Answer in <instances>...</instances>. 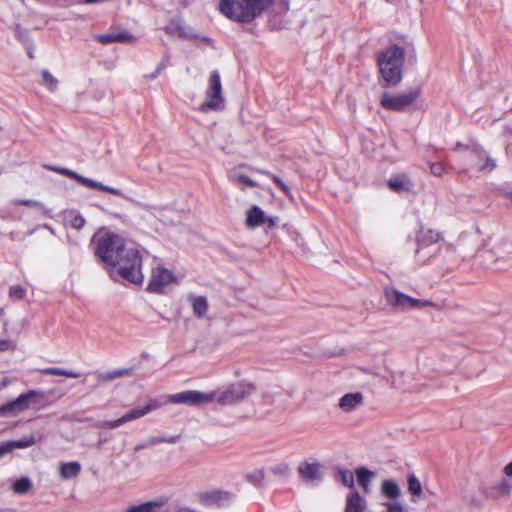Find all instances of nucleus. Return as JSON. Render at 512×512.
<instances>
[{"instance_id":"obj_1","label":"nucleus","mask_w":512,"mask_h":512,"mask_svg":"<svg viewBox=\"0 0 512 512\" xmlns=\"http://www.w3.org/2000/svg\"><path fill=\"white\" fill-rule=\"evenodd\" d=\"M95 255L106 265L118 268V274L133 284H141L142 256L137 248L126 246L125 240L115 234L106 233L97 243Z\"/></svg>"},{"instance_id":"obj_2","label":"nucleus","mask_w":512,"mask_h":512,"mask_svg":"<svg viewBox=\"0 0 512 512\" xmlns=\"http://www.w3.org/2000/svg\"><path fill=\"white\" fill-rule=\"evenodd\" d=\"M274 4V0H219L218 10L226 18L249 24Z\"/></svg>"},{"instance_id":"obj_3","label":"nucleus","mask_w":512,"mask_h":512,"mask_svg":"<svg viewBox=\"0 0 512 512\" xmlns=\"http://www.w3.org/2000/svg\"><path fill=\"white\" fill-rule=\"evenodd\" d=\"M404 63L405 49L397 44H391L377 54L383 87H395L402 81Z\"/></svg>"},{"instance_id":"obj_4","label":"nucleus","mask_w":512,"mask_h":512,"mask_svg":"<svg viewBox=\"0 0 512 512\" xmlns=\"http://www.w3.org/2000/svg\"><path fill=\"white\" fill-rule=\"evenodd\" d=\"M46 406V395L41 390H29L20 394L16 399L0 406V416H16L27 410H40Z\"/></svg>"},{"instance_id":"obj_5","label":"nucleus","mask_w":512,"mask_h":512,"mask_svg":"<svg viewBox=\"0 0 512 512\" xmlns=\"http://www.w3.org/2000/svg\"><path fill=\"white\" fill-rule=\"evenodd\" d=\"M384 296L387 303L401 311L409 310L412 308H422L426 306L437 307V304L430 300H421L410 297L393 287H387L384 290Z\"/></svg>"},{"instance_id":"obj_6","label":"nucleus","mask_w":512,"mask_h":512,"mask_svg":"<svg viewBox=\"0 0 512 512\" xmlns=\"http://www.w3.org/2000/svg\"><path fill=\"white\" fill-rule=\"evenodd\" d=\"M224 108V97L222 95V85L220 74L217 70L211 72L209 76L208 89L206 91V101L200 105V111L208 112L210 110H221Z\"/></svg>"},{"instance_id":"obj_7","label":"nucleus","mask_w":512,"mask_h":512,"mask_svg":"<svg viewBox=\"0 0 512 512\" xmlns=\"http://www.w3.org/2000/svg\"><path fill=\"white\" fill-rule=\"evenodd\" d=\"M256 389L255 385L245 381L230 384L224 391L217 393L215 400L221 405H230L244 400Z\"/></svg>"},{"instance_id":"obj_8","label":"nucleus","mask_w":512,"mask_h":512,"mask_svg":"<svg viewBox=\"0 0 512 512\" xmlns=\"http://www.w3.org/2000/svg\"><path fill=\"white\" fill-rule=\"evenodd\" d=\"M45 168L50 171L57 172L63 176L71 178L73 180H76L78 183H80L86 187H89L91 189L104 191V192H107V193H110V194H113L116 196H120V197L124 196L123 192L120 189H117V188H114L111 186H107V185H104L101 182H98L96 180L84 177V176L78 174L77 172L72 171L68 168L56 167V166H45Z\"/></svg>"},{"instance_id":"obj_9","label":"nucleus","mask_w":512,"mask_h":512,"mask_svg":"<svg viewBox=\"0 0 512 512\" xmlns=\"http://www.w3.org/2000/svg\"><path fill=\"white\" fill-rule=\"evenodd\" d=\"M419 95V88L414 89L409 93L397 96H392L387 92H383L380 98V105L386 110L401 112L415 102Z\"/></svg>"},{"instance_id":"obj_10","label":"nucleus","mask_w":512,"mask_h":512,"mask_svg":"<svg viewBox=\"0 0 512 512\" xmlns=\"http://www.w3.org/2000/svg\"><path fill=\"white\" fill-rule=\"evenodd\" d=\"M164 403L165 402L160 401L158 399H152L145 406L134 408L116 420L105 421L103 427L105 429L118 428L129 421L143 417L146 414L158 409Z\"/></svg>"},{"instance_id":"obj_11","label":"nucleus","mask_w":512,"mask_h":512,"mask_svg":"<svg viewBox=\"0 0 512 512\" xmlns=\"http://www.w3.org/2000/svg\"><path fill=\"white\" fill-rule=\"evenodd\" d=\"M216 392L204 393L196 390H187L168 396L167 402L173 404H186L198 406L204 403H211L215 400Z\"/></svg>"},{"instance_id":"obj_12","label":"nucleus","mask_w":512,"mask_h":512,"mask_svg":"<svg viewBox=\"0 0 512 512\" xmlns=\"http://www.w3.org/2000/svg\"><path fill=\"white\" fill-rule=\"evenodd\" d=\"M176 280L175 274L164 268L157 267L152 270L151 279L147 285L146 290L150 293H162L165 286L174 282Z\"/></svg>"},{"instance_id":"obj_13","label":"nucleus","mask_w":512,"mask_h":512,"mask_svg":"<svg viewBox=\"0 0 512 512\" xmlns=\"http://www.w3.org/2000/svg\"><path fill=\"white\" fill-rule=\"evenodd\" d=\"M235 498V494L221 489L206 491L199 495V501L206 507H224L230 504Z\"/></svg>"},{"instance_id":"obj_14","label":"nucleus","mask_w":512,"mask_h":512,"mask_svg":"<svg viewBox=\"0 0 512 512\" xmlns=\"http://www.w3.org/2000/svg\"><path fill=\"white\" fill-rule=\"evenodd\" d=\"M321 468V464L317 461H305L298 466L297 470L299 477L303 482L312 486H318L323 480Z\"/></svg>"},{"instance_id":"obj_15","label":"nucleus","mask_w":512,"mask_h":512,"mask_svg":"<svg viewBox=\"0 0 512 512\" xmlns=\"http://www.w3.org/2000/svg\"><path fill=\"white\" fill-rule=\"evenodd\" d=\"M469 161L473 164H479L478 171H492L496 168V160L489 157L487 152L479 147L473 146L469 152Z\"/></svg>"},{"instance_id":"obj_16","label":"nucleus","mask_w":512,"mask_h":512,"mask_svg":"<svg viewBox=\"0 0 512 512\" xmlns=\"http://www.w3.org/2000/svg\"><path fill=\"white\" fill-rule=\"evenodd\" d=\"M388 188L395 193H413L415 185L406 173L392 175L387 181Z\"/></svg>"},{"instance_id":"obj_17","label":"nucleus","mask_w":512,"mask_h":512,"mask_svg":"<svg viewBox=\"0 0 512 512\" xmlns=\"http://www.w3.org/2000/svg\"><path fill=\"white\" fill-rule=\"evenodd\" d=\"M442 239V236L439 232L432 229H420L419 234L417 235V249L415 250L416 256H420V251L428 247L434 243L439 242Z\"/></svg>"},{"instance_id":"obj_18","label":"nucleus","mask_w":512,"mask_h":512,"mask_svg":"<svg viewBox=\"0 0 512 512\" xmlns=\"http://www.w3.org/2000/svg\"><path fill=\"white\" fill-rule=\"evenodd\" d=\"M94 38L97 42L103 45L111 43H128L134 40V36L128 32H111L98 34Z\"/></svg>"},{"instance_id":"obj_19","label":"nucleus","mask_w":512,"mask_h":512,"mask_svg":"<svg viewBox=\"0 0 512 512\" xmlns=\"http://www.w3.org/2000/svg\"><path fill=\"white\" fill-rule=\"evenodd\" d=\"M363 403V394L361 392H353L344 394L338 403V406L344 412H352Z\"/></svg>"},{"instance_id":"obj_20","label":"nucleus","mask_w":512,"mask_h":512,"mask_svg":"<svg viewBox=\"0 0 512 512\" xmlns=\"http://www.w3.org/2000/svg\"><path fill=\"white\" fill-rule=\"evenodd\" d=\"M266 223L264 211L258 205H252L246 212V226L256 228Z\"/></svg>"},{"instance_id":"obj_21","label":"nucleus","mask_w":512,"mask_h":512,"mask_svg":"<svg viewBox=\"0 0 512 512\" xmlns=\"http://www.w3.org/2000/svg\"><path fill=\"white\" fill-rule=\"evenodd\" d=\"M365 508L366 501L359 492L354 491L347 495L345 512H364Z\"/></svg>"},{"instance_id":"obj_22","label":"nucleus","mask_w":512,"mask_h":512,"mask_svg":"<svg viewBox=\"0 0 512 512\" xmlns=\"http://www.w3.org/2000/svg\"><path fill=\"white\" fill-rule=\"evenodd\" d=\"M188 301L192 305L193 313L196 317L202 318L207 314L208 301L205 296H188Z\"/></svg>"},{"instance_id":"obj_23","label":"nucleus","mask_w":512,"mask_h":512,"mask_svg":"<svg viewBox=\"0 0 512 512\" xmlns=\"http://www.w3.org/2000/svg\"><path fill=\"white\" fill-rule=\"evenodd\" d=\"M355 475L357 477L358 484L363 488V491L368 493L370 491V482L375 476V473L368 468L361 466L355 470Z\"/></svg>"},{"instance_id":"obj_24","label":"nucleus","mask_w":512,"mask_h":512,"mask_svg":"<svg viewBox=\"0 0 512 512\" xmlns=\"http://www.w3.org/2000/svg\"><path fill=\"white\" fill-rule=\"evenodd\" d=\"M382 494L389 499H397L401 495L398 483L392 479H386L381 485Z\"/></svg>"},{"instance_id":"obj_25","label":"nucleus","mask_w":512,"mask_h":512,"mask_svg":"<svg viewBox=\"0 0 512 512\" xmlns=\"http://www.w3.org/2000/svg\"><path fill=\"white\" fill-rule=\"evenodd\" d=\"M81 465L79 462L72 461L60 464V476L63 479H72L79 475Z\"/></svg>"},{"instance_id":"obj_26","label":"nucleus","mask_w":512,"mask_h":512,"mask_svg":"<svg viewBox=\"0 0 512 512\" xmlns=\"http://www.w3.org/2000/svg\"><path fill=\"white\" fill-rule=\"evenodd\" d=\"M133 371V368H120L109 372H97V379L100 381L109 382L118 377L129 375Z\"/></svg>"},{"instance_id":"obj_27","label":"nucleus","mask_w":512,"mask_h":512,"mask_svg":"<svg viewBox=\"0 0 512 512\" xmlns=\"http://www.w3.org/2000/svg\"><path fill=\"white\" fill-rule=\"evenodd\" d=\"M33 487L32 481L27 476H22L16 479L12 484V489L16 494L24 495L28 493Z\"/></svg>"},{"instance_id":"obj_28","label":"nucleus","mask_w":512,"mask_h":512,"mask_svg":"<svg viewBox=\"0 0 512 512\" xmlns=\"http://www.w3.org/2000/svg\"><path fill=\"white\" fill-rule=\"evenodd\" d=\"M43 373L47 374V375L66 376L68 378H79L80 377V373H78V372L65 370L63 368H57V367L45 368L43 370Z\"/></svg>"},{"instance_id":"obj_29","label":"nucleus","mask_w":512,"mask_h":512,"mask_svg":"<svg viewBox=\"0 0 512 512\" xmlns=\"http://www.w3.org/2000/svg\"><path fill=\"white\" fill-rule=\"evenodd\" d=\"M159 504L155 501H147L138 505L129 506L125 512H153Z\"/></svg>"},{"instance_id":"obj_30","label":"nucleus","mask_w":512,"mask_h":512,"mask_svg":"<svg viewBox=\"0 0 512 512\" xmlns=\"http://www.w3.org/2000/svg\"><path fill=\"white\" fill-rule=\"evenodd\" d=\"M407 483L408 491L412 496H420L422 494V485L414 474H410L408 476Z\"/></svg>"},{"instance_id":"obj_31","label":"nucleus","mask_w":512,"mask_h":512,"mask_svg":"<svg viewBox=\"0 0 512 512\" xmlns=\"http://www.w3.org/2000/svg\"><path fill=\"white\" fill-rule=\"evenodd\" d=\"M338 475L340 477L341 483L344 486H346L348 488H351V489L354 488V485H355L354 475H353V473L350 470L344 469V468H340V469H338Z\"/></svg>"},{"instance_id":"obj_32","label":"nucleus","mask_w":512,"mask_h":512,"mask_svg":"<svg viewBox=\"0 0 512 512\" xmlns=\"http://www.w3.org/2000/svg\"><path fill=\"white\" fill-rule=\"evenodd\" d=\"M165 31L169 35H178L181 37V32H184L186 30V25H184L182 22L178 20H171L170 23L165 26Z\"/></svg>"},{"instance_id":"obj_33","label":"nucleus","mask_w":512,"mask_h":512,"mask_svg":"<svg viewBox=\"0 0 512 512\" xmlns=\"http://www.w3.org/2000/svg\"><path fill=\"white\" fill-rule=\"evenodd\" d=\"M256 172L260 174H264L272 179V181L277 185V187L282 190L286 195H289L290 189L289 187L282 181V179L266 170L255 169Z\"/></svg>"},{"instance_id":"obj_34","label":"nucleus","mask_w":512,"mask_h":512,"mask_svg":"<svg viewBox=\"0 0 512 512\" xmlns=\"http://www.w3.org/2000/svg\"><path fill=\"white\" fill-rule=\"evenodd\" d=\"M231 178H232V181L238 185H243V186L251 187V188L257 186V183L254 180H252L247 175H244L241 173H233L231 175Z\"/></svg>"},{"instance_id":"obj_35","label":"nucleus","mask_w":512,"mask_h":512,"mask_svg":"<svg viewBox=\"0 0 512 512\" xmlns=\"http://www.w3.org/2000/svg\"><path fill=\"white\" fill-rule=\"evenodd\" d=\"M180 435H172V436H151L148 439V444L156 445L160 443H168L175 444L179 441Z\"/></svg>"},{"instance_id":"obj_36","label":"nucleus","mask_w":512,"mask_h":512,"mask_svg":"<svg viewBox=\"0 0 512 512\" xmlns=\"http://www.w3.org/2000/svg\"><path fill=\"white\" fill-rule=\"evenodd\" d=\"M42 84L45 85L50 91H54L57 88L58 81L54 78L48 70H43Z\"/></svg>"},{"instance_id":"obj_37","label":"nucleus","mask_w":512,"mask_h":512,"mask_svg":"<svg viewBox=\"0 0 512 512\" xmlns=\"http://www.w3.org/2000/svg\"><path fill=\"white\" fill-rule=\"evenodd\" d=\"M15 36L22 42L23 45H28L31 42L28 31L24 29L20 24H16L14 27Z\"/></svg>"},{"instance_id":"obj_38","label":"nucleus","mask_w":512,"mask_h":512,"mask_svg":"<svg viewBox=\"0 0 512 512\" xmlns=\"http://www.w3.org/2000/svg\"><path fill=\"white\" fill-rule=\"evenodd\" d=\"M35 437L34 436H28L24 437L19 440L10 441V444L12 445V449L14 448H28L35 444Z\"/></svg>"},{"instance_id":"obj_39","label":"nucleus","mask_w":512,"mask_h":512,"mask_svg":"<svg viewBox=\"0 0 512 512\" xmlns=\"http://www.w3.org/2000/svg\"><path fill=\"white\" fill-rule=\"evenodd\" d=\"M26 294V289L23 288L21 285H16L10 287L9 290V297L13 300H21L24 298Z\"/></svg>"},{"instance_id":"obj_40","label":"nucleus","mask_w":512,"mask_h":512,"mask_svg":"<svg viewBox=\"0 0 512 512\" xmlns=\"http://www.w3.org/2000/svg\"><path fill=\"white\" fill-rule=\"evenodd\" d=\"M79 0H46V2L52 6L59 8H67L78 3Z\"/></svg>"},{"instance_id":"obj_41","label":"nucleus","mask_w":512,"mask_h":512,"mask_svg":"<svg viewBox=\"0 0 512 512\" xmlns=\"http://www.w3.org/2000/svg\"><path fill=\"white\" fill-rule=\"evenodd\" d=\"M14 205H22L27 207H40L42 204L32 199H19L14 201Z\"/></svg>"},{"instance_id":"obj_42","label":"nucleus","mask_w":512,"mask_h":512,"mask_svg":"<svg viewBox=\"0 0 512 512\" xmlns=\"http://www.w3.org/2000/svg\"><path fill=\"white\" fill-rule=\"evenodd\" d=\"M85 219L82 215L77 214L71 220V226L75 229H81L85 225Z\"/></svg>"},{"instance_id":"obj_43","label":"nucleus","mask_w":512,"mask_h":512,"mask_svg":"<svg viewBox=\"0 0 512 512\" xmlns=\"http://www.w3.org/2000/svg\"><path fill=\"white\" fill-rule=\"evenodd\" d=\"M430 172L434 176L440 177L444 172V166L442 163H431L430 164Z\"/></svg>"},{"instance_id":"obj_44","label":"nucleus","mask_w":512,"mask_h":512,"mask_svg":"<svg viewBox=\"0 0 512 512\" xmlns=\"http://www.w3.org/2000/svg\"><path fill=\"white\" fill-rule=\"evenodd\" d=\"M388 512H403L404 508L399 502H388L386 503Z\"/></svg>"},{"instance_id":"obj_45","label":"nucleus","mask_w":512,"mask_h":512,"mask_svg":"<svg viewBox=\"0 0 512 512\" xmlns=\"http://www.w3.org/2000/svg\"><path fill=\"white\" fill-rule=\"evenodd\" d=\"M12 445L10 441L0 444V459L12 451Z\"/></svg>"},{"instance_id":"obj_46","label":"nucleus","mask_w":512,"mask_h":512,"mask_svg":"<svg viewBox=\"0 0 512 512\" xmlns=\"http://www.w3.org/2000/svg\"><path fill=\"white\" fill-rule=\"evenodd\" d=\"M198 37V34L193 33V31L186 26V30L184 32H181V38L183 39H195Z\"/></svg>"},{"instance_id":"obj_47","label":"nucleus","mask_w":512,"mask_h":512,"mask_svg":"<svg viewBox=\"0 0 512 512\" xmlns=\"http://www.w3.org/2000/svg\"><path fill=\"white\" fill-rule=\"evenodd\" d=\"M278 217H267L266 216V225L268 228H274L278 223Z\"/></svg>"},{"instance_id":"obj_48","label":"nucleus","mask_w":512,"mask_h":512,"mask_svg":"<svg viewBox=\"0 0 512 512\" xmlns=\"http://www.w3.org/2000/svg\"><path fill=\"white\" fill-rule=\"evenodd\" d=\"M24 46L26 47L27 55L29 56V58L33 59L34 58V53H33L34 46H33L32 41L30 42V44L24 45Z\"/></svg>"},{"instance_id":"obj_49","label":"nucleus","mask_w":512,"mask_h":512,"mask_svg":"<svg viewBox=\"0 0 512 512\" xmlns=\"http://www.w3.org/2000/svg\"><path fill=\"white\" fill-rule=\"evenodd\" d=\"M151 444H148V441L145 442V443H139L137 444L135 447H134V452H139L143 449H146L148 446H150Z\"/></svg>"},{"instance_id":"obj_50","label":"nucleus","mask_w":512,"mask_h":512,"mask_svg":"<svg viewBox=\"0 0 512 512\" xmlns=\"http://www.w3.org/2000/svg\"><path fill=\"white\" fill-rule=\"evenodd\" d=\"M504 472L507 476H512V461L505 466Z\"/></svg>"},{"instance_id":"obj_51","label":"nucleus","mask_w":512,"mask_h":512,"mask_svg":"<svg viewBox=\"0 0 512 512\" xmlns=\"http://www.w3.org/2000/svg\"><path fill=\"white\" fill-rule=\"evenodd\" d=\"M9 347V341L7 340H0V351H5Z\"/></svg>"},{"instance_id":"obj_52","label":"nucleus","mask_w":512,"mask_h":512,"mask_svg":"<svg viewBox=\"0 0 512 512\" xmlns=\"http://www.w3.org/2000/svg\"><path fill=\"white\" fill-rule=\"evenodd\" d=\"M196 39H200L201 41L205 42L208 45H210L211 42H212L211 38H209L207 36H200V35H198V37Z\"/></svg>"},{"instance_id":"obj_53","label":"nucleus","mask_w":512,"mask_h":512,"mask_svg":"<svg viewBox=\"0 0 512 512\" xmlns=\"http://www.w3.org/2000/svg\"><path fill=\"white\" fill-rule=\"evenodd\" d=\"M175 512H195V511L188 507H181V508H178Z\"/></svg>"},{"instance_id":"obj_54","label":"nucleus","mask_w":512,"mask_h":512,"mask_svg":"<svg viewBox=\"0 0 512 512\" xmlns=\"http://www.w3.org/2000/svg\"><path fill=\"white\" fill-rule=\"evenodd\" d=\"M460 149H467V147H466L465 145H463L462 143L458 142V143L455 145L454 150H455V151H459Z\"/></svg>"},{"instance_id":"obj_55","label":"nucleus","mask_w":512,"mask_h":512,"mask_svg":"<svg viewBox=\"0 0 512 512\" xmlns=\"http://www.w3.org/2000/svg\"><path fill=\"white\" fill-rule=\"evenodd\" d=\"M159 74H160V73H159V70H155L153 73H151V74L149 75V77H150L151 79H155V78H157V76H158Z\"/></svg>"},{"instance_id":"obj_56","label":"nucleus","mask_w":512,"mask_h":512,"mask_svg":"<svg viewBox=\"0 0 512 512\" xmlns=\"http://www.w3.org/2000/svg\"><path fill=\"white\" fill-rule=\"evenodd\" d=\"M163 68H164V64H163V63H160V64L157 66L156 70H159V73H161V71L163 70Z\"/></svg>"},{"instance_id":"obj_57","label":"nucleus","mask_w":512,"mask_h":512,"mask_svg":"<svg viewBox=\"0 0 512 512\" xmlns=\"http://www.w3.org/2000/svg\"><path fill=\"white\" fill-rule=\"evenodd\" d=\"M3 312H4V309L0 308V317L2 316Z\"/></svg>"},{"instance_id":"obj_58","label":"nucleus","mask_w":512,"mask_h":512,"mask_svg":"<svg viewBox=\"0 0 512 512\" xmlns=\"http://www.w3.org/2000/svg\"><path fill=\"white\" fill-rule=\"evenodd\" d=\"M247 478L252 481V476L251 475H248Z\"/></svg>"}]
</instances>
